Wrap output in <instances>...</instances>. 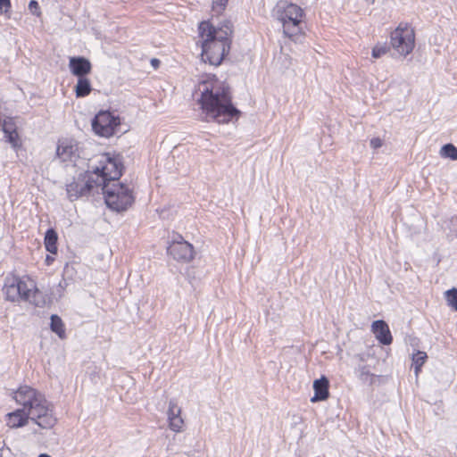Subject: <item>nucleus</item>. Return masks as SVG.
Returning a JSON list of instances; mask_svg holds the SVG:
<instances>
[{
  "mask_svg": "<svg viewBox=\"0 0 457 457\" xmlns=\"http://www.w3.org/2000/svg\"><path fill=\"white\" fill-rule=\"evenodd\" d=\"M427 358H428L427 353L425 352H422V351H417L412 355V361H413V365H414V372H415L416 376H418V374H419V372L420 370V368L425 363Z\"/></svg>",
  "mask_w": 457,
  "mask_h": 457,
  "instance_id": "21",
  "label": "nucleus"
},
{
  "mask_svg": "<svg viewBox=\"0 0 457 457\" xmlns=\"http://www.w3.org/2000/svg\"><path fill=\"white\" fill-rule=\"evenodd\" d=\"M383 145V140L379 137H373L370 140V146L374 149H378Z\"/></svg>",
  "mask_w": 457,
  "mask_h": 457,
  "instance_id": "32",
  "label": "nucleus"
},
{
  "mask_svg": "<svg viewBox=\"0 0 457 457\" xmlns=\"http://www.w3.org/2000/svg\"><path fill=\"white\" fill-rule=\"evenodd\" d=\"M14 399L21 408L7 414L6 422L10 428L23 427L29 419L44 429L55 425L57 420L52 404L36 389L28 386H21L14 393Z\"/></svg>",
  "mask_w": 457,
  "mask_h": 457,
  "instance_id": "1",
  "label": "nucleus"
},
{
  "mask_svg": "<svg viewBox=\"0 0 457 457\" xmlns=\"http://www.w3.org/2000/svg\"><path fill=\"white\" fill-rule=\"evenodd\" d=\"M53 260H54V259H53V258H51L50 256H47V257H46V262H47V263H48V264H49V263H50V262H52Z\"/></svg>",
  "mask_w": 457,
  "mask_h": 457,
  "instance_id": "36",
  "label": "nucleus"
},
{
  "mask_svg": "<svg viewBox=\"0 0 457 457\" xmlns=\"http://www.w3.org/2000/svg\"><path fill=\"white\" fill-rule=\"evenodd\" d=\"M228 0H212V9L217 13L224 11Z\"/></svg>",
  "mask_w": 457,
  "mask_h": 457,
  "instance_id": "27",
  "label": "nucleus"
},
{
  "mask_svg": "<svg viewBox=\"0 0 457 457\" xmlns=\"http://www.w3.org/2000/svg\"><path fill=\"white\" fill-rule=\"evenodd\" d=\"M4 132L7 135L9 134V132H12V130L7 126V124L5 123L4 125Z\"/></svg>",
  "mask_w": 457,
  "mask_h": 457,
  "instance_id": "34",
  "label": "nucleus"
},
{
  "mask_svg": "<svg viewBox=\"0 0 457 457\" xmlns=\"http://www.w3.org/2000/svg\"><path fill=\"white\" fill-rule=\"evenodd\" d=\"M213 31L211 35L212 40H221L222 43H227L230 46V36L233 32L230 21H226L223 26L218 29L213 27Z\"/></svg>",
  "mask_w": 457,
  "mask_h": 457,
  "instance_id": "16",
  "label": "nucleus"
},
{
  "mask_svg": "<svg viewBox=\"0 0 457 457\" xmlns=\"http://www.w3.org/2000/svg\"><path fill=\"white\" fill-rule=\"evenodd\" d=\"M78 155V146L75 142L71 139L59 140L56 148V156L62 162H71Z\"/></svg>",
  "mask_w": 457,
  "mask_h": 457,
  "instance_id": "12",
  "label": "nucleus"
},
{
  "mask_svg": "<svg viewBox=\"0 0 457 457\" xmlns=\"http://www.w3.org/2000/svg\"><path fill=\"white\" fill-rule=\"evenodd\" d=\"M389 50V47L386 44H377L371 52L373 58L378 59L385 55Z\"/></svg>",
  "mask_w": 457,
  "mask_h": 457,
  "instance_id": "25",
  "label": "nucleus"
},
{
  "mask_svg": "<svg viewBox=\"0 0 457 457\" xmlns=\"http://www.w3.org/2000/svg\"><path fill=\"white\" fill-rule=\"evenodd\" d=\"M96 166H91L92 172L96 175L97 187H103L104 185H111L118 182L121 176L122 165L110 154H100L97 158Z\"/></svg>",
  "mask_w": 457,
  "mask_h": 457,
  "instance_id": "5",
  "label": "nucleus"
},
{
  "mask_svg": "<svg viewBox=\"0 0 457 457\" xmlns=\"http://www.w3.org/2000/svg\"><path fill=\"white\" fill-rule=\"evenodd\" d=\"M440 154L442 157L455 161L457 160V147L451 143L445 144L441 147Z\"/></svg>",
  "mask_w": 457,
  "mask_h": 457,
  "instance_id": "22",
  "label": "nucleus"
},
{
  "mask_svg": "<svg viewBox=\"0 0 457 457\" xmlns=\"http://www.w3.org/2000/svg\"><path fill=\"white\" fill-rule=\"evenodd\" d=\"M67 287L68 281L62 278L55 289V294L58 295L59 297H62Z\"/></svg>",
  "mask_w": 457,
  "mask_h": 457,
  "instance_id": "30",
  "label": "nucleus"
},
{
  "mask_svg": "<svg viewBox=\"0 0 457 457\" xmlns=\"http://www.w3.org/2000/svg\"><path fill=\"white\" fill-rule=\"evenodd\" d=\"M329 381L322 376L320 378L314 380L313 390L314 395L311 398L312 403L325 401L329 396L328 392Z\"/></svg>",
  "mask_w": 457,
  "mask_h": 457,
  "instance_id": "15",
  "label": "nucleus"
},
{
  "mask_svg": "<svg viewBox=\"0 0 457 457\" xmlns=\"http://www.w3.org/2000/svg\"><path fill=\"white\" fill-rule=\"evenodd\" d=\"M11 1L0 0V13L10 17Z\"/></svg>",
  "mask_w": 457,
  "mask_h": 457,
  "instance_id": "28",
  "label": "nucleus"
},
{
  "mask_svg": "<svg viewBox=\"0 0 457 457\" xmlns=\"http://www.w3.org/2000/svg\"><path fill=\"white\" fill-rule=\"evenodd\" d=\"M95 187H98L97 181L88 175L79 174L66 186L68 198L71 201H76L80 197L87 196Z\"/></svg>",
  "mask_w": 457,
  "mask_h": 457,
  "instance_id": "10",
  "label": "nucleus"
},
{
  "mask_svg": "<svg viewBox=\"0 0 457 457\" xmlns=\"http://www.w3.org/2000/svg\"><path fill=\"white\" fill-rule=\"evenodd\" d=\"M195 93L200 94L197 101L207 121L212 120L218 123H228L239 116L240 111L232 104L229 87L214 75H207L199 81Z\"/></svg>",
  "mask_w": 457,
  "mask_h": 457,
  "instance_id": "2",
  "label": "nucleus"
},
{
  "mask_svg": "<svg viewBox=\"0 0 457 457\" xmlns=\"http://www.w3.org/2000/svg\"><path fill=\"white\" fill-rule=\"evenodd\" d=\"M92 90L91 83L86 77L78 79L77 85L75 87V92L77 97H85L90 94Z\"/></svg>",
  "mask_w": 457,
  "mask_h": 457,
  "instance_id": "18",
  "label": "nucleus"
},
{
  "mask_svg": "<svg viewBox=\"0 0 457 457\" xmlns=\"http://www.w3.org/2000/svg\"><path fill=\"white\" fill-rule=\"evenodd\" d=\"M29 9L31 12L32 14L36 15L37 17L41 16V11L38 3L36 0H30L29 3Z\"/></svg>",
  "mask_w": 457,
  "mask_h": 457,
  "instance_id": "29",
  "label": "nucleus"
},
{
  "mask_svg": "<svg viewBox=\"0 0 457 457\" xmlns=\"http://www.w3.org/2000/svg\"><path fill=\"white\" fill-rule=\"evenodd\" d=\"M361 376H363V375H369V374H370V372H369V370H367V368H366V367H362V368H361Z\"/></svg>",
  "mask_w": 457,
  "mask_h": 457,
  "instance_id": "35",
  "label": "nucleus"
},
{
  "mask_svg": "<svg viewBox=\"0 0 457 457\" xmlns=\"http://www.w3.org/2000/svg\"><path fill=\"white\" fill-rule=\"evenodd\" d=\"M120 124L119 117L108 111L99 112L92 120V129L95 133L104 137H112Z\"/></svg>",
  "mask_w": 457,
  "mask_h": 457,
  "instance_id": "9",
  "label": "nucleus"
},
{
  "mask_svg": "<svg viewBox=\"0 0 457 457\" xmlns=\"http://www.w3.org/2000/svg\"><path fill=\"white\" fill-rule=\"evenodd\" d=\"M167 415L168 421L170 420V419H175L181 416V408L178 405V403L175 399L170 400Z\"/></svg>",
  "mask_w": 457,
  "mask_h": 457,
  "instance_id": "23",
  "label": "nucleus"
},
{
  "mask_svg": "<svg viewBox=\"0 0 457 457\" xmlns=\"http://www.w3.org/2000/svg\"><path fill=\"white\" fill-rule=\"evenodd\" d=\"M445 297L448 306L457 311V288H451L445 293Z\"/></svg>",
  "mask_w": 457,
  "mask_h": 457,
  "instance_id": "24",
  "label": "nucleus"
},
{
  "mask_svg": "<svg viewBox=\"0 0 457 457\" xmlns=\"http://www.w3.org/2000/svg\"><path fill=\"white\" fill-rule=\"evenodd\" d=\"M101 189L106 205L117 212L127 211L135 201L132 190L122 183L114 182L111 185H104Z\"/></svg>",
  "mask_w": 457,
  "mask_h": 457,
  "instance_id": "4",
  "label": "nucleus"
},
{
  "mask_svg": "<svg viewBox=\"0 0 457 457\" xmlns=\"http://www.w3.org/2000/svg\"><path fill=\"white\" fill-rule=\"evenodd\" d=\"M180 241H174L170 245L167 251L175 260L179 262H187L194 258V247L191 244L184 241L179 236Z\"/></svg>",
  "mask_w": 457,
  "mask_h": 457,
  "instance_id": "11",
  "label": "nucleus"
},
{
  "mask_svg": "<svg viewBox=\"0 0 457 457\" xmlns=\"http://www.w3.org/2000/svg\"><path fill=\"white\" fill-rule=\"evenodd\" d=\"M371 331L382 345H388L392 343L393 337L386 321L382 320L373 321L371 325Z\"/></svg>",
  "mask_w": 457,
  "mask_h": 457,
  "instance_id": "13",
  "label": "nucleus"
},
{
  "mask_svg": "<svg viewBox=\"0 0 457 457\" xmlns=\"http://www.w3.org/2000/svg\"><path fill=\"white\" fill-rule=\"evenodd\" d=\"M38 457H51V456L46 453H41V454H39Z\"/></svg>",
  "mask_w": 457,
  "mask_h": 457,
  "instance_id": "37",
  "label": "nucleus"
},
{
  "mask_svg": "<svg viewBox=\"0 0 457 457\" xmlns=\"http://www.w3.org/2000/svg\"><path fill=\"white\" fill-rule=\"evenodd\" d=\"M391 46L402 56L411 54L415 46V34L412 28L407 24H400L391 33Z\"/></svg>",
  "mask_w": 457,
  "mask_h": 457,
  "instance_id": "8",
  "label": "nucleus"
},
{
  "mask_svg": "<svg viewBox=\"0 0 457 457\" xmlns=\"http://www.w3.org/2000/svg\"><path fill=\"white\" fill-rule=\"evenodd\" d=\"M57 233L54 229L49 228L46 230L44 240L46 251L54 254L57 253Z\"/></svg>",
  "mask_w": 457,
  "mask_h": 457,
  "instance_id": "17",
  "label": "nucleus"
},
{
  "mask_svg": "<svg viewBox=\"0 0 457 457\" xmlns=\"http://www.w3.org/2000/svg\"><path fill=\"white\" fill-rule=\"evenodd\" d=\"M183 427L184 420L181 418V416L175 419H170V420H169V428L174 432L182 431Z\"/></svg>",
  "mask_w": 457,
  "mask_h": 457,
  "instance_id": "26",
  "label": "nucleus"
},
{
  "mask_svg": "<svg viewBox=\"0 0 457 457\" xmlns=\"http://www.w3.org/2000/svg\"><path fill=\"white\" fill-rule=\"evenodd\" d=\"M199 36L202 38V60L211 65L218 66L228 54L230 47L221 40H212L213 26L209 21L199 24Z\"/></svg>",
  "mask_w": 457,
  "mask_h": 457,
  "instance_id": "3",
  "label": "nucleus"
},
{
  "mask_svg": "<svg viewBox=\"0 0 457 457\" xmlns=\"http://www.w3.org/2000/svg\"><path fill=\"white\" fill-rule=\"evenodd\" d=\"M6 136L8 137V141L15 146L18 141V133L16 130L13 129L12 132H9Z\"/></svg>",
  "mask_w": 457,
  "mask_h": 457,
  "instance_id": "31",
  "label": "nucleus"
},
{
  "mask_svg": "<svg viewBox=\"0 0 457 457\" xmlns=\"http://www.w3.org/2000/svg\"><path fill=\"white\" fill-rule=\"evenodd\" d=\"M34 287L35 282L29 278H21L17 276H12L5 278L3 292L7 301L14 303L29 300Z\"/></svg>",
  "mask_w": 457,
  "mask_h": 457,
  "instance_id": "7",
  "label": "nucleus"
},
{
  "mask_svg": "<svg viewBox=\"0 0 457 457\" xmlns=\"http://www.w3.org/2000/svg\"><path fill=\"white\" fill-rule=\"evenodd\" d=\"M277 13L285 35L292 37L301 32L303 11L300 6L292 3H281L278 5Z\"/></svg>",
  "mask_w": 457,
  "mask_h": 457,
  "instance_id": "6",
  "label": "nucleus"
},
{
  "mask_svg": "<svg viewBox=\"0 0 457 457\" xmlns=\"http://www.w3.org/2000/svg\"><path fill=\"white\" fill-rule=\"evenodd\" d=\"M26 302H29L30 303H33L34 305L37 307H43L45 306L46 301L43 294L35 287L31 291V296L29 297V300H25Z\"/></svg>",
  "mask_w": 457,
  "mask_h": 457,
  "instance_id": "20",
  "label": "nucleus"
},
{
  "mask_svg": "<svg viewBox=\"0 0 457 457\" xmlns=\"http://www.w3.org/2000/svg\"><path fill=\"white\" fill-rule=\"evenodd\" d=\"M366 1L372 4V3H374L375 0H366Z\"/></svg>",
  "mask_w": 457,
  "mask_h": 457,
  "instance_id": "38",
  "label": "nucleus"
},
{
  "mask_svg": "<svg viewBox=\"0 0 457 457\" xmlns=\"http://www.w3.org/2000/svg\"><path fill=\"white\" fill-rule=\"evenodd\" d=\"M51 322H50V328L53 332L58 335L60 338L65 337V329H64V324L62 320V319L56 315L53 314L51 316Z\"/></svg>",
  "mask_w": 457,
  "mask_h": 457,
  "instance_id": "19",
  "label": "nucleus"
},
{
  "mask_svg": "<svg viewBox=\"0 0 457 457\" xmlns=\"http://www.w3.org/2000/svg\"><path fill=\"white\" fill-rule=\"evenodd\" d=\"M151 64L154 67V68H158L159 67V64H160V61L156 58H154L151 60Z\"/></svg>",
  "mask_w": 457,
  "mask_h": 457,
  "instance_id": "33",
  "label": "nucleus"
},
{
  "mask_svg": "<svg viewBox=\"0 0 457 457\" xmlns=\"http://www.w3.org/2000/svg\"><path fill=\"white\" fill-rule=\"evenodd\" d=\"M69 67L71 73L78 78L86 77L92 68L90 62L84 57H71Z\"/></svg>",
  "mask_w": 457,
  "mask_h": 457,
  "instance_id": "14",
  "label": "nucleus"
}]
</instances>
